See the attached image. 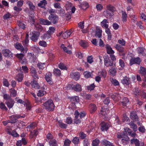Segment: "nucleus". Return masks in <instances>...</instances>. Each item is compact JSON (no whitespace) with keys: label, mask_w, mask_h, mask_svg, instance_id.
Instances as JSON below:
<instances>
[{"label":"nucleus","mask_w":146,"mask_h":146,"mask_svg":"<svg viewBox=\"0 0 146 146\" xmlns=\"http://www.w3.org/2000/svg\"><path fill=\"white\" fill-rule=\"evenodd\" d=\"M107 9L104 11V16L107 18H111L114 15V13L115 11V8L111 5L106 6Z\"/></svg>","instance_id":"obj_1"},{"label":"nucleus","mask_w":146,"mask_h":146,"mask_svg":"<svg viewBox=\"0 0 146 146\" xmlns=\"http://www.w3.org/2000/svg\"><path fill=\"white\" fill-rule=\"evenodd\" d=\"M44 108L48 112L53 111L55 107L53 100L48 99L42 104Z\"/></svg>","instance_id":"obj_2"},{"label":"nucleus","mask_w":146,"mask_h":146,"mask_svg":"<svg viewBox=\"0 0 146 146\" xmlns=\"http://www.w3.org/2000/svg\"><path fill=\"white\" fill-rule=\"evenodd\" d=\"M30 39L32 41L36 42L38 41L40 35L39 33L34 31L32 33L30 32Z\"/></svg>","instance_id":"obj_3"},{"label":"nucleus","mask_w":146,"mask_h":146,"mask_svg":"<svg viewBox=\"0 0 146 146\" xmlns=\"http://www.w3.org/2000/svg\"><path fill=\"white\" fill-rule=\"evenodd\" d=\"M25 116L24 114H23L22 115L18 114L13 115L9 116V119H11V123H14L17 122V119L21 118H24Z\"/></svg>","instance_id":"obj_4"},{"label":"nucleus","mask_w":146,"mask_h":146,"mask_svg":"<svg viewBox=\"0 0 146 146\" xmlns=\"http://www.w3.org/2000/svg\"><path fill=\"white\" fill-rule=\"evenodd\" d=\"M69 87L71 88L72 89L77 92H80L82 91V90L81 85L78 83H77L75 85L73 84H70L69 85Z\"/></svg>","instance_id":"obj_5"},{"label":"nucleus","mask_w":146,"mask_h":146,"mask_svg":"<svg viewBox=\"0 0 146 146\" xmlns=\"http://www.w3.org/2000/svg\"><path fill=\"white\" fill-rule=\"evenodd\" d=\"M104 64L107 67L111 66L113 64V62L110 59L108 55L105 56L104 59Z\"/></svg>","instance_id":"obj_6"},{"label":"nucleus","mask_w":146,"mask_h":146,"mask_svg":"<svg viewBox=\"0 0 146 146\" xmlns=\"http://www.w3.org/2000/svg\"><path fill=\"white\" fill-rule=\"evenodd\" d=\"M15 48L18 50H20L21 52H23L24 53H26L28 50L27 48H24L21 43L17 42L14 44Z\"/></svg>","instance_id":"obj_7"},{"label":"nucleus","mask_w":146,"mask_h":146,"mask_svg":"<svg viewBox=\"0 0 146 146\" xmlns=\"http://www.w3.org/2000/svg\"><path fill=\"white\" fill-rule=\"evenodd\" d=\"M100 125V129L103 131H107L110 126V125L108 123L104 121L101 122Z\"/></svg>","instance_id":"obj_8"},{"label":"nucleus","mask_w":146,"mask_h":146,"mask_svg":"<svg viewBox=\"0 0 146 146\" xmlns=\"http://www.w3.org/2000/svg\"><path fill=\"white\" fill-rule=\"evenodd\" d=\"M48 18L50 21L51 23L56 24L58 22L59 17L56 14L51 15H49Z\"/></svg>","instance_id":"obj_9"},{"label":"nucleus","mask_w":146,"mask_h":146,"mask_svg":"<svg viewBox=\"0 0 146 146\" xmlns=\"http://www.w3.org/2000/svg\"><path fill=\"white\" fill-rule=\"evenodd\" d=\"M70 76L72 79L77 81L80 77V74L78 72H72L70 73Z\"/></svg>","instance_id":"obj_10"},{"label":"nucleus","mask_w":146,"mask_h":146,"mask_svg":"<svg viewBox=\"0 0 146 146\" xmlns=\"http://www.w3.org/2000/svg\"><path fill=\"white\" fill-rule=\"evenodd\" d=\"M130 143L131 144H135V146H143L144 144L143 142L140 143L138 139L134 138L131 139Z\"/></svg>","instance_id":"obj_11"},{"label":"nucleus","mask_w":146,"mask_h":146,"mask_svg":"<svg viewBox=\"0 0 146 146\" xmlns=\"http://www.w3.org/2000/svg\"><path fill=\"white\" fill-rule=\"evenodd\" d=\"M141 61V59L139 57L136 58H132L130 60L129 65L130 66H131L134 64H139Z\"/></svg>","instance_id":"obj_12"},{"label":"nucleus","mask_w":146,"mask_h":146,"mask_svg":"<svg viewBox=\"0 0 146 146\" xmlns=\"http://www.w3.org/2000/svg\"><path fill=\"white\" fill-rule=\"evenodd\" d=\"M130 118L135 121H137V124H139V122H137L139 121V118L137 115V112L135 111H132L130 113Z\"/></svg>","instance_id":"obj_13"},{"label":"nucleus","mask_w":146,"mask_h":146,"mask_svg":"<svg viewBox=\"0 0 146 146\" xmlns=\"http://www.w3.org/2000/svg\"><path fill=\"white\" fill-rule=\"evenodd\" d=\"M88 110L91 113H95L97 109L96 106L94 104L91 103L88 106Z\"/></svg>","instance_id":"obj_14"},{"label":"nucleus","mask_w":146,"mask_h":146,"mask_svg":"<svg viewBox=\"0 0 146 146\" xmlns=\"http://www.w3.org/2000/svg\"><path fill=\"white\" fill-rule=\"evenodd\" d=\"M38 131L36 129L34 130L33 131H31L29 134V138L30 139L34 140L35 139L38 134Z\"/></svg>","instance_id":"obj_15"},{"label":"nucleus","mask_w":146,"mask_h":146,"mask_svg":"<svg viewBox=\"0 0 146 146\" xmlns=\"http://www.w3.org/2000/svg\"><path fill=\"white\" fill-rule=\"evenodd\" d=\"M31 73V76L34 79H38L39 77L38 76L36 69L33 66L30 68Z\"/></svg>","instance_id":"obj_16"},{"label":"nucleus","mask_w":146,"mask_h":146,"mask_svg":"<svg viewBox=\"0 0 146 146\" xmlns=\"http://www.w3.org/2000/svg\"><path fill=\"white\" fill-rule=\"evenodd\" d=\"M74 114L75 115V119L74 121L75 123L77 124L80 123L81 121L80 118V113L77 110H76L74 112Z\"/></svg>","instance_id":"obj_17"},{"label":"nucleus","mask_w":146,"mask_h":146,"mask_svg":"<svg viewBox=\"0 0 146 146\" xmlns=\"http://www.w3.org/2000/svg\"><path fill=\"white\" fill-rule=\"evenodd\" d=\"M121 82L124 85H129L131 83L130 78L125 76L121 80Z\"/></svg>","instance_id":"obj_18"},{"label":"nucleus","mask_w":146,"mask_h":146,"mask_svg":"<svg viewBox=\"0 0 146 146\" xmlns=\"http://www.w3.org/2000/svg\"><path fill=\"white\" fill-rule=\"evenodd\" d=\"M2 52L3 55L5 57H12V53L8 49L3 50H2Z\"/></svg>","instance_id":"obj_19"},{"label":"nucleus","mask_w":146,"mask_h":146,"mask_svg":"<svg viewBox=\"0 0 146 146\" xmlns=\"http://www.w3.org/2000/svg\"><path fill=\"white\" fill-rule=\"evenodd\" d=\"M121 103L123 106L124 107H127V106H128L130 104L128 98L126 97L124 98L121 100Z\"/></svg>","instance_id":"obj_20"},{"label":"nucleus","mask_w":146,"mask_h":146,"mask_svg":"<svg viewBox=\"0 0 146 146\" xmlns=\"http://www.w3.org/2000/svg\"><path fill=\"white\" fill-rule=\"evenodd\" d=\"M125 132H126L127 135H129L131 136V137H133V138L135 137L136 135V134L135 133L133 132L132 133V131L131 130L128 128H126L125 130Z\"/></svg>","instance_id":"obj_21"},{"label":"nucleus","mask_w":146,"mask_h":146,"mask_svg":"<svg viewBox=\"0 0 146 146\" xmlns=\"http://www.w3.org/2000/svg\"><path fill=\"white\" fill-rule=\"evenodd\" d=\"M36 79H34L33 81L31 82V84L32 87L35 89H39L40 86L37 82L36 80Z\"/></svg>","instance_id":"obj_22"},{"label":"nucleus","mask_w":146,"mask_h":146,"mask_svg":"<svg viewBox=\"0 0 146 146\" xmlns=\"http://www.w3.org/2000/svg\"><path fill=\"white\" fill-rule=\"evenodd\" d=\"M46 94V92L45 91V88L43 86L41 88L40 90H39L37 94V96L38 97H41L44 96Z\"/></svg>","instance_id":"obj_23"},{"label":"nucleus","mask_w":146,"mask_h":146,"mask_svg":"<svg viewBox=\"0 0 146 146\" xmlns=\"http://www.w3.org/2000/svg\"><path fill=\"white\" fill-rule=\"evenodd\" d=\"M39 21L40 23L42 25H49L51 24V22L47 19L42 18L40 19Z\"/></svg>","instance_id":"obj_24"},{"label":"nucleus","mask_w":146,"mask_h":146,"mask_svg":"<svg viewBox=\"0 0 146 146\" xmlns=\"http://www.w3.org/2000/svg\"><path fill=\"white\" fill-rule=\"evenodd\" d=\"M105 47L106 48L107 52L108 54L110 55L113 54L115 52L114 51L112 50L110 46L108 44H107L106 45Z\"/></svg>","instance_id":"obj_25"},{"label":"nucleus","mask_w":146,"mask_h":146,"mask_svg":"<svg viewBox=\"0 0 146 146\" xmlns=\"http://www.w3.org/2000/svg\"><path fill=\"white\" fill-rule=\"evenodd\" d=\"M102 31L100 29H97L95 32V36L96 37L100 38L102 36Z\"/></svg>","instance_id":"obj_26"},{"label":"nucleus","mask_w":146,"mask_h":146,"mask_svg":"<svg viewBox=\"0 0 146 146\" xmlns=\"http://www.w3.org/2000/svg\"><path fill=\"white\" fill-rule=\"evenodd\" d=\"M7 133L15 137H17L19 136V135L15 130H13L12 132H11L8 129H7Z\"/></svg>","instance_id":"obj_27"},{"label":"nucleus","mask_w":146,"mask_h":146,"mask_svg":"<svg viewBox=\"0 0 146 146\" xmlns=\"http://www.w3.org/2000/svg\"><path fill=\"white\" fill-rule=\"evenodd\" d=\"M139 73L142 76H145L146 75V68L140 66L139 70Z\"/></svg>","instance_id":"obj_28"},{"label":"nucleus","mask_w":146,"mask_h":146,"mask_svg":"<svg viewBox=\"0 0 146 146\" xmlns=\"http://www.w3.org/2000/svg\"><path fill=\"white\" fill-rule=\"evenodd\" d=\"M145 49L143 47H139L137 48V52L140 55L145 56L146 54L145 52Z\"/></svg>","instance_id":"obj_29"},{"label":"nucleus","mask_w":146,"mask_h":146,"mask_svg":"<svg viewBox=\"0 0 146 146\" xmlns=\"http://www.w3.org/2000/svg\"><path fill=\"white\" fill-rule=\"evenodd\" d=\"M129 125L130 127L132 129L133 131L135 132L137 130V125L135 124L134 121H131V122L129 123Z\"/></svg>","instance_id":"obj_30"},{"label":"nucleus","mask_w":146,"mask_h":146,"mask_svg":"<svg viewBox=\"0 0 146 146\" xmlns=\"http://www.w3.org/2000/svg\"><path fill=\"white\" fill-rule=\"evenodd\" d=\"M79 98L77 96L75 97H71L70 98V101L71 102L72 104H75L76 103L79 102Z\"/></svg>","instance_id":"obj_31"},{"label":"nucleus","mask_w":146,"mask_h":146,"mask_svg":"<svg viewBox=\"0 0 146 146\" xmlns=\"http://www.w3.org/2000/svg\"><path fill=\"white\" fill-rule=\"evenodd\" d=\"M50 146H58L57 141L55 139H50L48 142Z\"/></svg>","instance_id":"obj_32"},{"label":"nucleus","mask_w":146,"mask_h":146,"mask_svg":"<svg viewBox=\"0 0 146 146\" xmlns=\"http://www.w3.org/2000/svg\"><path fill=\"white\" fill-rule=\"evenodd\" d=\"M107 72L105 70H103L100 71L98 73V75L101 77L104 78L106 77L107 76Z\"/></svg>","instance_id":"obj_33"},{"label":"nucleus","mask_w":146,"mask_h":146,"mask_svg":"<svg viewBox=\"0 0 146 146\" xmlns=\"http://www.w3.org/2000/svg\"><path fill=\"white\" fill-rule=\"evenodd\" d=\"M5 103L9 109H10L12 108L13 106L14 103V102L13 100L7 101H6Z\"/></svg>","instance_id":"obj_34"},{"label":"nucleus","mask_w":146,"mask_h":146,"mask_svg":"<svg viewBox=\"0 0 146 146\" xmlns=\"http://www.w3.org/2000/svg\"><path fill=\"white\" fill-rule=\"evenodd\" d=\"M47 4L46 0H42L38 4V7L42 8H45L46 5Z\"/></svg>","instance_id":"obj_35"},{"label":"nucleus","mask_w":146,"mask_h":146,"mask_svg":"<svg viewBox=\"0 0 146 146\" xmlns=\"http://www.w3.org/2000/svg\"><path fill=\"white\" fill-rule=\"evenodd\" d=\"M108 23V21L107 19H104L101 22V24L102 27L108 28V25L107 23Z\"/></svg>","instance_id":"obj_36"},{"label":"nucleus","mask_w":146,"mask_h":146,"mask_svg":"<svg viewBox=\"0 0 146 146\" xmlns=\"http://www.w3.org/2000/svg\"><path fill=\"white\" fill-rule=\"evenodd\" d=\"M88 4L86 2H83L80 5V7L84 10H86L88 8Z\"/></svg>","instance_id":"obj_37"},{"label":"nucleus","mask_w":146,"mask_h":146,"mask_svg":"<svg viewBox=\"0 0 146 146\" xmlns=\"http://www.w3.org/2000/svg\"><path fill=\"white\" fill-rule=\"evenodd\" d=\"M126 132L118 133L117 135V137L118 139H122L124 138L125 136H127Z\"/></svg>","instance_id":"obj_38"},{"label":"nucleus","mask_w":146,"mask_h":146,"mask_svg":"<svg viewBox=\"0 0 146 146\" xmlns=\"http://www.w3.org/2000/svg\"><path fill=\"white\" fill-rule=\"evenodd\" d=\"M23 75L22 73H19L16 76V80L19 82H21L23 80Z\"/></svg>","instance_id":"obj_39"},{"label":"nucleus","mask_w":146,"mask_h":146,"mask_svg":"<svg viewBox=\"0 0 146 146\" xmlns=\"http://www.w3.org/2000/svg\"><path fill=\"white\" fill-rule=\"evenodd\" d=\"M115 48L119 52H123L124 51V48L118 44H116L115 46Z\"/></svg>","instance_id":"obj_40"},{"label":"nucleus","mask_w":146,"mask_h":146,"mask_svg":"<svg viewBox=\"0 0 146 146\" xmlns=\"http://www.w3.org/2000/svg\"><path fill=\"white\" fill-rule=\"evenodd\" d=\"M29 37L28 35L27 34L25 40L22 41L23 45L25 46H27L28 45L29 42Z\"/></svg>","instance_id":"obj_41"},{"label":"nucleus","mask_w":146,"mask_h":146,"mask_svg":"<svg viewBox=\"0 0 146 146\" xmlns=\"http://www.w3.org/2000/svg\"><path fill=\"white\" fill-rule=\"evenodd\" d=\"M83 74L85 78H92V73L89 71H86L84 72Z\"/></svg>","instance_id":"obj_42"},{"label":"nucleus","mask_w":146,"mask_h":146,"mask_svg":"<svg viewBox=\"0 0 146 146\" xmlns=\"http://www.w3.org/2000/svg\"><path fill=\"white\" fill-rule=\"evenodd\" d=\"M79 136L80 138L81 139L85 140V139H88V138H86L87 137V135L86 134H85L83 132H80L79 133Z\"/></svg>","instance_id":"obj_43"},{"label":"nucleus","mask_w":146,"mask_h":146,"mask_svg":"<svg viewBox=\"0 0 146 146\" xmlns=\"http://www.w3.org/2000/svg\"><path fill=\"white\" fill-rule=\"evenodd\" d=\"M100 142V140L98 138H96L92 141V146H99Z\"/></svg>","instance_id":"obj_44"},{"label":"nucleus","mask_w":146,"mask_h":146,"mask_svg":"<svg viewBox=\"0 0 146 146\" xmlns=\"http://www.w3.org/2000/svg\"><path fill=\"white\" fill-rule=\"evenodd\" d=\"M51 37L50 35L48 33H46L41 36V38L42 40H46L48 39Z\"/></svg>","instance_id":"obj_45"},{"label":"nucleus","mask_w":146,"mask_h":146,"mask_svg":"<svg viewBox=\"0 0 146 146\" xmlns=\"http://www.w3.org/2000/svg\"><path fill=\"white\" fill-rule=\"evenodd\" d=\"M80 45L84 48H86L88 46V43L85 40H81L80 42Z\"/></svg>","instance_id":"obj_46"},{"label":"nucleus","mask_w":146,"mask_h":146,"mask_svg":"<svg viewBox=\"0 0 146 146\" xmlns=\"http://www.w3.org/2000/svg\"><path fill=\"white\" fill-rule=\"evenodd\" d=\"M129 140V138L128 137V136H125V137L123 138L121 140V142L122 143L123 145H126L127 144L128 141Z\"/></svg>","instance_id":"obj_47"},{"label":"nucleus","mask_w":146,"mask_h":146,"mask_svg":"<svg viewBox=\"0 0 146 146\" xmlns=\"http://www.w3.org/2000/svg\"><path fill=\"white\" fill-rule=\"evenodd\" d=\"M26 3L29 6V8L31 10L33 11L34 10L35 7L33 5V3L29 1L27 2Z\"/></svg>","instance_id":"obj_48"},{"label":"nucleus","mask_w":146,"mask_h":146,"mask_svg":"<svg viewBox=\"0 0 146 146\" xmlns=\"http://www.w3.org/2000/svg\"><path fill=\"white\" fill-rule=\"evenodd\" d=\"M71 48L72 47L71 46H68L67 47H66L65 48H64V49L63 50L67 54H71L72 53V52L71 50H70L69 49H71Z\"/></svg>","instance_id":"obj_49"},{"label":"nucleus","mask_w":146,"mask_h":146,"mask_svg":"<svg viewBox=\"0 0 146 146\" xmlns=\"http://www.w3.org/2000/svg\"><path fill=\"white\" fill-rule=\"evenodd\" d=\"M53 73L56 76H60L61 74L60 70L58 68H54V69Z\"/></svg>","instance_id":"obj_50"},{"label":"nucleus","mask_w":146,"mask_h":146,"mask_svg":"<svg viewBox=\"0 0 146 146\" xmlns=\"http://www.w3.org/2000/svg\"><path fill=\"white\" fill-rule=\"evenodd\" d=\"M127 15L125 12L122 11V19L123 22H125L127 21Z\"/></svg>","instance_id":"obj_51"},{"label":"nucleus","mask_w":146,"mask_h":146,"mask_svg":"<svg viewBox=\"0 0 146 146\" xmlns=\"http://www.w3.org/2000/svg\"><path fill=\"white\" fill-rule=\"evenodd\" d=\"M102 144L104 146H108L110 144V142L106 139L102 140L101 142Z\"/></svg>","instance_id":"obj_52"},{"label":"nucleus","mask_w":146,"mask_h":146,"mask_svg":"<svg viewBox=\"0 0 146 146\" xmlns=\"http://www.w3.org/2000/svg\"><path fill=\"white\" fill-rule=\"evenodd\" d=\"M52 74L50 72H47L44 75V78L45 80L49 79H52Z\"/></svg>","instance_id":"obj_53"},{"label":"nucleus","mask_w":146,"mask_h":146,"mask_svg":"<svg viewBox=\"0 0 146 146\" xmlns=\"http://www.w3.org/2000/svg\"><path fill=\"white\" fill-rule=\"evenodd\" d=\"M10 94L11 96L12 97H15L17 94V92L14 88H11L10 90Z\"/></svg>","instance_id":"obj_54"},{"label":"nucleus","mask_w":146,"mask_h":146,"mask_svg":"<svg viewBox=\"0 0 146 146\" xmlns=\"http://www.w3.org/2000/svg\"><path fill=\"white\" fill-rule=\"evenodd\" d=\"M36 125V123L35 122H33L27 126V128H29L30 129H33L35 128Z\"/></svg>","instance_id":"obj_55"},{"label":"nucleus","mask_w":146,"mask_h":146,"mask_svg":"<svg viewBox=\"0 0 146 146\" xmlns=\"http://www.w3.org/2000/svg\"><path fill=\"white\" fill-rule=\"evenodd\" d=\"M111 81V83L114 86H119V82L115 79H114L113 78H112Z\"/></svg>","instance_id":"obj_56"},{"label":"nucleus","mask_w":146,"mask_h":146,"mask_svg":"<svg viewBox=\"0 0 146 146\" xmlns=\"http://www.w3.org/2000/svg\"><path fill=\"white\" fill-rule=\"evenodd\" d=\"M133 93L135 95V97H137V96L139 95V90L138 88L133 89L132 90Z\"/></svg>","instance_id":"obj_57"},{"label":"nucleus","mask_w":146,"mask_h":146,"mask_svg":"<svg viewBox=\"0 0 146 146\" xmlns=\"http://www.w3.org/2000/svg\"><path fill=\"white\" fill-rule=\"evenodd\" d=\"M95 86L94 83H93L90 85L89 86H86L87 90L88 91H91L94 90L95 87Z\"/></svg>","instance_id":"obj_58"},{"label":"nucleus","mask_w":146,"mask_h":146,"mask_svg":"<svg viewBox=\"0 0 146 146\" xmlns=\"http://www.w3.org/2000/svg\"><path fill=\"white\" fill-rule=\"evenodd\" d=\"M44 63L38 62L37 64V67L40 70H42L44 68Z\"/></svg>","instance_id":"obj_59"},{"label":"nucleus","mask_w":146,"mask_h":146,"mask_svg":"<svg viewBox=\"0 0 146 146\" xmlns=\"http://www.w3.org/2000/svg\"><path fill=\"white\" fill-rule=\"evenodd\" d=\"M96 8L98 11H101L103 9V7L102 4H97L96 6Z\"/></svg>","instance_id":"obj_60"},{"label":"nucleus","mask_w":146,"mask_h":146,"mask_svg":"<svg viewBox=\"0 0 146 146\" xmlns=\"http://www.w3.org/2000/svg\"><path fill=\"white\" fill-rule=\"evenodd\" d=\"M22 52V53L17 54L16 55V56L20 60H22L23 59L24 55L25 53L23 52Z\"/></svg>","instance_id":"obj_61"},{"label":"nucleus","mask_w":146,"mask_h":146,"mask_svg":"<svg viewBox=\"0 0 146 146\" xmlns=\"http://www.w3.org/2000/svg\"><path fill=\"white\" fill-rule=\"evenodd\" d=\"M83 146H90L88 138L85 139V140H83Z\"/></svg>","instance_id":"obj_62"},{"label":"nucleus","mask_w":146,"mask_h":146,"mask_svg":"<svg viewBox=\"0 0 146 146\" xmlns=\"http://www.w3.org/2000/svg\"><path fill=\"white\" fill-rule=\"evenodd\" d=\"M58 67L62 70H67L66 67L65 66L64 64L62 62H60L58 64Z\"/></svg>","instance_id":"obj_63"},{"label":"nucleus","mask_w":146,"mask_h":146,"mask_svg":"<svg viewBox=\"0 0 146 146\" xmlns=\"http://www.w3.org/2000/svg\"><path fill=\"white\" fill-rule=\"evenodd\" d=\"M59 125L62 128H65L67 127V125L63 123L62 121H58Z\"/></svg>","instance_id":"obj_64"}]
</instances>
